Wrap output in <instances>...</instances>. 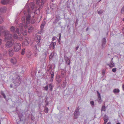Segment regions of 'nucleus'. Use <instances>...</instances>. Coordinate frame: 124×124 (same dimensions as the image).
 <instances>
[{
    "instance_id": "nucleus-1",
    "label": "nucleus",
    "mask_w": 124,
    "mask_h": 124,
    "mask_svg": "<svg viewBox=\"0 0 124 124\" xmlns=\"http://www.w3.org/2000/svg\"><path fill=\"white\" fill-rule=\"evenodd\" d=\"M45 0H33L30 4V7L32 10L37 8V6L39 7L38 10L39 11L43 7Z\"/></svg>"
},
{
    "instance_id": "nucleus-2",
    "label": "nucleus",
    "mask_w": 124,
    "mask_h": 124,
    "mask_svg": "<svg viewBox=\"0 0 124 124\" xmlns=\"http://www.w3.org/2000/svg\"><path fill=\"white\" fill-rule=\"evenodd\" d=\"M31 16L30 15H28L26 17L23 16L22 19V22L23 23H24V24H22L23 25H25L27 26V24H29L30 23V18Z\"/></svg>"
},
{
    "instance_id": "nucleus-3",
    "label": "nucleus",
    "mask_w": 124,
    "mask_h": 124,
    "mask_svg": "<svg viewBox=\"0 0 124 124\" xmlns=\"http://www.w3.org/2000/svg\"><path fill=\"white\" fill-rule=\"evenodd\" d=\"M13 80V83L15 86L19 85L21 82V79L18 75H17L15 78H14Z\"/></svg>"
},
{
    "instance_id": "nucleus-4",
    "label": "nucleus",
    "mask_w": 124,
    "mask_h": 124,
    "mask_svg": "<svg viewBox=\"0 0 124 124\" xmlns=\"http://www.w3.org/2000/svg\"><path fill=\"white\" fill-rule=\"evenodd\" d=\"M21 45L20 43H15L14 44V50L15 52H17L21 49Z\"/></svg>"
},
{
    "instance_id": "nucleus-5",
    "label": "nucleus",
    "mask_w": 124,
    "mask_h": 124,
    "mask_svg": "<svg viewBox=\"0 0 124 124\" xmlns=\"http://www.w3.org/2000/svg\"><path fill=\"white\" fill-rule=\"evenodd\" d=\"M4 33L5 39V41H6L8 39H10L11 38V34L9 33V31H5Z\"/></svg>"
},
{
    "instance_id": "nucleus-6",
    "label": "nucleus",
    "mask_w": 124,
    "mask_h": 124,
    "mask_svg": "<svg viewBox=\"0 0 124 124\" xmlns=\"http://www.w3.org/2000/svg\"><path fill=\"white\" fill-rule=\"evenodd\" d=\"M10 31L12 32H16L18 33L19 35H20L22 33L21 32H19V30L18 28H17L16 30V28L13 26H12L10 28Z\"/></svg>"
},
{
    "instance_id": "nucleus-7",
    "label": "nucleus",
    "mask_w": 124,
    "mask_h": 124,
    "mask_svg": "<svg viewBox=\"0 0 124 124\" xmlns=\"http://www.w3.org/2000/svg\"><path fill=\"white\" fill-rule=\"evenodd\" d=\"M15 0H1V3L3 5H6L11 4L14 1H15Z\"/></svg>"
},
{
    "instance_id": "nucleus-8",
    "label": "nucleus",
    "mask_w": 124,
    "mask_h": 124,
    "mask_svg": "<svg viewBox=\"0 0 124 124\" xmlns=\"http://www.w3.org/2000/svg\"><path fill=\"white\" fill-rule=\"evenodd\" d=\"M79 110V108L78 107H77L75 111L74 116L75 119H77L78 118V116H79L80 112Z\"/></svg>"
},
{
    "instance_id": "nucleus-9",
    "label": "nucleus",
    "mask_w": 124,
    "mask_h": 124,
    "mask_svg": "<svg viewBox=\"0 0 124 124\" xmlns=\"http://www.w3.org/2000/svg\"><path fill=\"white\" fill-rule=\"evenodd\" d=\"M16 112L18 114L19 117V118L20 121H22L23 120V115L21 113H19L18 111L17 110V108L16 109Z\"/></svg>"
},
{
    "instance_id": "nucleus-10",
    "label": "nucleus",
    "mask_w": 124,
    "mask_h": 124,
    "mask_svg": "<svg viewBox=\"0 0 124 124\" xmlns=\"http://www.w3.org/2000/svg\"><path fill=\"white\" fill-rule=\"evenodd\" d=\"M56 55V53L55 52L51 53L49 56V61H51L52 60L53 58H54Z\"/></svg>"
},
{
    "instance_id": "nucleus-11",
    "label": "nucleus",
    "mask_w": 124,
    "mask_h": 124,
    "mask_svg": "<svg viewBox=\"0 0 124 124\" xmlns=\"http://www.w3.org/2000/svg\"><path fill=\"white\" fill-rule=\"evenodd\" d=\"M61 19L60 16H59L56 15L55 16V21L53 22V24H55L57 23Z\"/></svg>"
},
{
    "instance_id": "nucleus-12",
    "label": "nucleus",
    "mask_w": 124,
    "mask_h": 124,
    "mask_svg": "<svg viewBox=\"0 0 124 124\" xmlns=\"http://www.w3.org/2000/svg\"><path fill=\"white\" fill-rule=\"evenodd\" d=\"M13 43L11 41H8L6 43L5 45L6 48H8L12 45Z\"/></svg>"
},
{
    "instance_id": "nucleus-13",
    "label": "nucleus",
    "mask_w": 124,
    "mask_h": 124,
    "mask_svg": "<svg viewBox=\"0 0 124 124\" xmlns=\"http://www.w3.org/2000/svg\"><path fill=\"white\" fill-rule=\"evenodd\" d=\"M106 42V39L105 38H103L102 40V44L101 46L102 48H103L105 47V45Z\"/></svg>"
},
{
    "instance_id": "nucleus-14",
    "label": "nucleus",
    "mask_w": 124,
    "mask_h": 124,
    "mask_svg": "<svg viewBox=\"0 0 124 124\" xmlns=\"http://www.w3.org/2000/svg\"><path fill=\"white\" fill-rule=\"evenodd\" d=\"M113 58L111 59V61L110 62L109 64H107V65L109 66V67L111 68L115 67V64L113 62L112 60Z\"/></svg>"
},
{
    "instance_id": "nucleus-15",
    "label": "nucleus",
    "mask_w": 124,
    "mask_h": 124,
    "mask_svg": "<svg viewBox=\"0 0 124 124\" xmlns=\"http://www.w3.org/2000/svg\"><path fill=\"white\" fill-rule=\"evenodd\" d=\"M37 43L35 45L34 48L36 49L37 50H38L39 48L40 47V45L41 43L40 42H37Z\"/></svg>"
},
{
    "instance_id": "nucleus-16",
    "label": "nucleus",
    "mask_w": 124,
    "mask_h": 124,
    "mask_svg": "<svg viewBox=\"0 0 124 124\" xmlns=\"http://www.w3.org/2000/svg\"><path fill=\"white\" fill-rule=\"evenodd\" d=\"M10 61L14 64H16L17 62L16 59L14 57L12 58L10 60Z\"/></svg>"
},
{
    "instance_id": "nucleus-17",
    "label": "nucleus",
    "mask_w": 124,
    "mask_h": 124,
    "mask_svg": "<svg viewBox=\"0 0 124 124\" xmlns=\"http://www.w3.org/2000/svg\"><path fill=\"white\" fill-rule=\"evenodd\" d=\"M120 92L118 88H115L114 89L113 91V92L115 94H116L117 93H119Z\"/></svg>"
},
{
    "instance_id": "nucleus-18",
    "label": "nucleus",
    "mask_w": 124,
    "mask_h": 124,
    "mask_svg": "<svg viewBox=\"0 0 124 124\" xmlns=\"http://www.w3.org/2000/svg\"><path fill=\"white\" fill-rule=\"evenodd\" d=\"M4 19L3 16L2 15H0V24L2 23L4 21Z\"/></svg>"
},
{
    "instance_id": "nucleus-19",
    "label": "nucleus",
    "mask_w": 124,
    "mask_h": 124,
    "mask_svg": "<svg viewBox=\"0 0 124 124\" xmlns=\"http://www.w3.org/2000/svg\"><path fill=\"white\" fill-rule=\"evenodd\" d=\"M48 86L50 89V91H52L54 87V86L53 84L52 83L49 84Z\"/></svg>"
},
{
    "instance_id": "nucleus-20",
    "label": "nucleus",
    "mask_w": 124,
    "mask_h": 124,
    "mask_svg": "<svg viewBox=\"0 0 124 124\" xmlns=\"http://www.w3.org/2000/svg\"><path fill=\"white\" fill-rule=\"evenodd\" d=\"M51 72H52V73H51V72H50V73L51 74V79L50 80V82H52L53 81V79L54 76V73L52 72V71H51Z\"/></svg>"
},
{
    "instance_id": "nucleus-21",
    "label": "nucleus",
    "mask_w": 124,
    "mask_h": 124,
    "mask_svg": "<svg viewBox=\"0 0 124 124\" xmlns=\"http://www.w3.org/2000/svg\"><path fill=\"white\" fill-rule=\"evenodd\" d=\"M28 32L29 33L31 32L33 30V28L31 26L28 28Z\"/></svg>"
},
{
    "instance_id": "nucleus-22",
    "label": "nucleus",
    "mask_w": 124,
    "mask_h": 124,
    "mask_svg": "<svg viewBox=\"0 0 124 124\" xmlns=\"http://www.w3.org/2000/svg\"><path fill=\"white\" fill-rule=\"evenodd\" d=\"M14 50H12L9 51V55L10 56H12L14 53Z\"/></svg>"
},
{
    "instance_id": "nucleus-23",
    "label": "nucleus",
    "mask_w": 124,
    "mask_h": 124,
    "mask_svg": "<svg viewBox=\"0 0 124 124\" xmlns=\"http://www.w3.org/2000/svg\"><path fill=\"white\" fill-rule=\"evenodd\" d=\"M4 27L3 26H0V36L1 35V33L0 32L4 28ZM1 44V40L0 39V45Z\"/></svg>"
},
{
    "instance_id": "nucleus-24",
    "label": "nucleus",
    "mask_w": 124,
    "mask_h": 124,
    "mask_svg": "<svg viewBox=\"0 0 124 124\" xmlns=\"http://www.w3.org/2000/svg\"><path fill=\"white\" fill-rule=\"evenodd\" d=\"M66 63H67L68 65H70V59L68 58L64 59Z\"/></svg>"
},
{
    "instance_id": "nucleus-25",
    "label": "nucleus",
    "mask_w": 124,
    "mask_h": 124,
    "mask_svg": "<svg viewBox=\"0 0 124 124\" xmlns=\"http://www.w3.org/2000/svg\"><path fill=\"white\" fill-rule=\"evenodd\" d=\"M1 95L3 96V97L6 100V96L4 93V92L2 91H1Z\"/></svg>"
},
{
    "instance_id": "nucleus-26",
    "label": "nucleus",
    "mask_w": 124,
    "mask_h": 124,
    "mask_svg": "<svg viewBox=\"0 0 124 124\" xmlns=\"http://www.w3.org/2000/svg\"><path fill=\"white\" fill-rule=\"evenodd\" d=\"M6 9L5 8H0V10L1 12H5Z\"/></svg>"
},
{
    "instance_id": "nucleus-27",
    "label": "nucleus",
    "mask_w": 124,
    "mask_h": 124,
    "mask_svg": "<svg viewBox=\"0 0 124 124\" xmlns=\"http://www.w3.org/2000/svg\"><path fill=\"white\" fill-rule=\"evenodd\" d=\"M37 39L36 40L37 42H40V41L41 40L40 36L39 35L38 36H37Z\"/></svg>"
},
{
    "instance_id": "nucleus-28",
    "label": "nucleus",
    "mask_w": 124,
    "mask_h": 124,
    "mask_svg": "<svg viewBox=\"0 0 124 124\" xmlns=\"http://www.w3.org/2000/svg\"><path fill=\"white\" fill-rule=\"evenodd\" d=\"M48 109L47 107H45V108L44 111L46 113H47L48 112Z\"/></svg>"
},
{
    "instance_id": "nucleus-29",
    "label": "nucleus",
    "mask_w": 124,
    "mask_h": 124,
    "mask_svg": "<svg viewBox=\"0 0 124 124\" xmlns=\"http://www.w3.org/2000/svg\"><path fill=\"white\" fill-rule=\"evenodd\" d=\"M106 108L105 107V105H103L101 107V112H102V111H105L106 109H105Z\"/></svg>"
},
{
    "instance_id": "nucleus-30",
    "label": "nucleus",
    "mask_w": 124,
    "mask_h": 124,
    "mask_svg": "<svg viewBox=\"0 0 124 124\" xmlns=\"http://www.w3.org/2000/svg\"><path fill=\"white\" fill-rule=\"evenodd\" d=\"M45 23H42L41 24L40 26V28L41 29V30L42 31V30H43L44 27V26L45 24Z\"/></svg>"
},
{
    "instance_id": "nucleus-31",
    "label": "nucleus",
    "mask_w": 124,
    "mask_h": 124,
    "mask_svg": "<svg viewBox=\"0 0 124 124\" xmlns=\"http://www.w3.org/2000/svg\"><path fill=\"white\" fill-rule=\"evenodd\" d=\"M61 33H59V38L58 39V42L60 44V41L61 40Z\"/></svg>"
},
{
    "instance_id": "nucleus-32",
    "label": "nucleus",
    "mask_w": 124,
    "mask_h": 124,
    "mask_svg": "<svg viewBox=\"0 0 124 124\" xmlns=\"http://www.w3.org/2000/svg\"><path fill=\"white\" fill-rule=\"evenodd\" d=\"M27 57L28 58H31L32 56H31V54L30 53H29L27 54Z\"/></svg>"
},
{
    "instance_id": "nucleus-33",
    "label": "nucleus",
    "mask_w": 124,
    "mask_h": 124,
    "mask_svg": "<svg viewBox=\"0 0 124 124\" xmlns=\"http://www.w3.org/2000/svg\"><path fill=\"white\" fill-rule=\"evenodd\" d=\"M103 11H104V10H101L98 11L97 10L98 13L99 15L102 14L103 13Z\"/></svg>"
},
{
    "instance_id": "nucleus-34",
    "label": "nucleus",
    "mask_w": 124,
    "mask_h": 124,
    "mask_svg": "<svg viewBox=\"0 0 124 124\" xmlns=\"http://www.w3.org/2000/svg\"><path fill=\"white\" fill-rule=\"evenodd\" d=\"M98 101L99 103L100 104H101L102 101V100L101 99V98H98Z\"/></svg>"
},
{
    "instance_id": "nucleus-35",
    "label": "nucleus",
    "mask_w": 124,
    "mask_h": 124,
    "mask_svg": "<svg viewBox=\"0 0 124 124\" xmlns=\"http://www.w3.org/2000/svg\"><path fill=\"white\" fill-rule=\"evenodd\" d=\"M52 44V45H53V49H54L55 48V46L56 45V43L55 42H52L51 43Z\"/></svg>"
},
{
    "instance_id": "nucleus-36",
    "label": "nucleus",
    "mask_w": 124,
    "mask_h": 124,
    "mask_svg": "<svg viewBox=\"0 0 124 124\" xmlns=\"http://www.w3.org/2000/svg\"><path fill=\"white\" fill-rule=\"evenodd\" d=\"M13 37L14 39H19L17 35L16 34H14L13 36Z\"/></svg>"
},
{
    "instance_id": "nucleus-37",
    "label": "nucleus",
    "mask_w": 124,
    "mask_h": 124,
    "mask_svg": "<svg viewBox=\"0 0 124 124\" xmlns=\"http://www.w3.org/2000/svg\"><path fill=\"white\" fill-rule=\"evenodd\" d=\"M25 49L23 48L22 49L21 52V54L22 55H23L25 53Z\"/></svg>"
},
{
    "instance_id": "nucleus-38",
    "label": "nucleus",
    "mask_w": 124,
    "mask_h": 124,
    "mask_svg": "<svg viewBox=\"0 0 124 124\" xmlns=\"http://www.w3.org/2000/svg\"><path fill=\"white\" fill-rule=\"evenodd\" d=\"M121 12L122 14H124V5L122 7L121 9Z\"/></svg>"
},
{
    "instance_id": "nucleus-39",
    "label": "nucleus",
    "mask_w": 124,
    "mask_h": 124,
    "mask_svg": "<svg viewBox=\"0 0 124 124\" xmlns=\"http://www.w3.org/2000/svg\"><path fill=\"white\" fill-rule=\"evenodd\" d=\"M103 119H106L108 120V116H107L106 115H105L103 117Z\"/></svg>"
},
{
    "instance_id": "nucleus-40",
    "label": "nucleus",
    "mask_w": 124,
    "mask_h": 124,
    "mask_svg": "<svg viewBox=\"0 0 124 124\" xmlns=\"http://www.w3.org/2000/svg\"><path fill=\"white\" fill-rule=\"evenodd\" d=\"M97 93L98 94V98H100L101 97V96L100 93L98 91H97Z\"/></svg>"
},
{
    "instance_id": "nucleus-41",
    "label": "nucleus",
    "mask_w": 124,
    "mask_h": 124,
    "mask_svg": "<svg viewBox=\"0 0 124 124\" xmlns=\"http://www.w3.org/2000/svg\"><path fill=\"white\" fill-rule=\"evenodd\" d=\"M45 89V90L47 91L48 89V85H47L44 88Z\"/></svg>"
},
{
    "instance_id": "nucleus-42",
    "label": "nucleus",
    "mask_w": 124,
    "mask_h": 124,
    "mask_svg": "<svg viewBox=\"0 0 124 124\" xmlns=\"http://www.w3.org/2000/svg\"><path fill=\"white\" fill-rule=\"evenodd\" d=\"M24 44L26 45H28L29 44V42L28 41L26 40L24 42Z\"/></svg>"
},
{
    "instance_id": "nucleus-43",
    "label": "nucleus",
    "mask_w": 124,
    "mask_h": 124,
    "mask_svg": "<svg viewBox=\"0 0 124 124\" xmlns=\"http://www.w3.org/2000/svg\"><path fill=\"white\" fill-rule=\"evenodd\" d=\"M104 120L103 124H106L108 122V120L106 119H103Z\"/></svg>"
},
{
    "instance_id": "nucleus-44",
    "label": "nucleus",
    "mask_w": 124,
    "mask_h": 124,
    "mask_svg": "<svg viewBox=\"0 0 124 124\" xmlns=\"http://www.w3.org/2000/svg\"><path fill=\"white\" fill-rule=\"evenodd\" d=\"M90 103L92 106L94 105V102L93 101H91L90 102Z\"/></svg>"
},
{
    "instance_id": "nucleus-45",
    "label": "nucleus",
    "mask_w": 124,
    "mask_h": 124,
    "mask_svg": "<svg viewBox=\"0 0 124 124\" xmlns=\"http://www.w3.org/2000/svg\"><path fill=\"white\" fill-rule=\"evenodd\" d=\"M116 68H113L112 69V71L114 72H115L116 71Z\"/></svg>"
},
{
    "instance_id": "nucleus-46",
    "label": "nucleus",
    "mask_w": 124,
    "mask_h": 124,
    "mask_svg": "<svg viewBox=\"0 0 124 124\" xmlns=\"http://www.w3.org/2000/svg\"><path fill=\"white\" fill-rule=\"evenodd\" d=\"M48 54V52H45L44 53V55H45V59L46 58V57L47 55Z\"/></svg>"
},
{
    "instance_id": "nucleus-47",
    "label": "nucleus",
    "mask_w": 124,
    "mask_h": 124,
    "mask_svg": "<svg viewBox=\"0 0 124 124\" xmlns=\"http://www.w3.org/2000/svg\"><path fill=\"white\" fill-rule=\"evenodd\" d=\"M54 5H51L50 6V8L52 10H53L54 9V7H53Z\"/></svg>"
},
{
    "instance_id": "nucleus-48",
    "label": "nucleus",
    "mask_w": 124,
    "mask_h": 124,
    "mask_svg": "<svg viewBox=\"0 0 124 124\" xmlns=\"http://www.w3.org/2000/svg\"><path fill=\"white\" fill-rule=\"evenodd\" d=\"M68 57L66 55V54H64V59H67V58H68Z\"/></svg>"
},
{
    "instance_id": "nucleus-49",
    "label": "nucleus",
    "mask_w": 124,
    "mask_h": 124,
    "mask_svg": "<svg viewBox=\"0 0 124 124\" xmlns=\"http://www.w3.org/2000/svg\"><path fill=\"white\" fill-rule=\"evenodd\" d=\"M57 81L59 83H60L61 82V80L60 78H59L58 79H57Z\"/></svg>"
},
{
    "instance_id": "nucleus-50",
    "label": "nucleus",
    "mask_w": 124,
    "mask_h": 124,
    "mask_svg": "<svg viewBox=\"0 0 124 124\" xmlns=\"http://www.w3.org/2000/svg\"><path fill=\"white\" fill-rule=\"evenodd\" d=\"M3 56L0 53V60H1L3 58Z\"/></svg>"
},
{
    "instance_id": "nucleus-51",
    "label": "nucleus",
    "mask_w": 124,
    "mask_h": 124,
    "mask_svg": "<svg viewBox=\"0 0 124 124\" xmlns=\"http://www.w3.org/2000/svg\"><path fill=\"white\" fill-rule=\"evenodd\" d=\"M102 73L103 75H104L105 73V71L104 70H102Z\"/></svg>"
},
{
    "instance_id": "nucleus-52",
    "label": "nucleus",
    "mask_w": 124,
    "mask_h": 124,
    "mask_svg": "<svg viewBox=\"0 0 124 124\" xmlns=\"http://www.w3.org/2000/svg\"><path fill=\"white\" fill-rule=\"evenodd\" d=\"M55 39V36H54L52 38V41H54V40Z\"/></svg>"
},
{
    "instance_id": "nucleus-53",
    "label": "nucleus",
    "mask_w": 124,
    "mask_h": 124,
    "mask_svg": "<svg viewBox=\"0 0 124 124\" xmlns=\"http://www.w3.org/2000/svg\"><path fill=\"white\" fill-rule=\"evenodd\" d=\"M78 20L77 19V20L76 23H75V24L76 25H77L78 24Z\"/></svg>"
},
{
    "instance_id": "nucleus-54",
    "label": "nucleus",
    "mask_w": 124,
    "mask_h": 124,
    "mask_svg": "<svg viewBox=\"0 0 124 124\" xmlns=\"http://www.w3.org/2000/svg\"><path fill=\"white\" fill-rule=\"evenodd\" d=\"M35 119V118L33 117V116L31 117V119L32 120H34Z\"/></svg>"
},
{
    "instance_id": "nucleus-55",
    "label": "nucleus",
    "mask_w": 124,
    "mask_h": 124,
    "mask_svg": "<svg viewBox=\"0 0 124 124\" xmlns=\"http://www.w3.org/2000/svg\"><path fill=\"white\" fill-rule=\"evenodd\" d=\"M79 48V46L78 45V46L76 47L75 49L76 50H77L78 49V48Z\"/></svg>"
},
{
    "instance_id": "nucleus-56",
    "label": "nucleus",
    "mask_w": 124,
    "mask_h": 124,
    "mask_svg": "<svg viewBox=\"0 0 124 124\" xmlns=\"http://www.w3.org/2000/svg\"><path fill=\"white\" fill-rule=\"evenodd\" d=\"M48 104V101H47V103H46V104L45 105V107H47V106Z\"/></svg>"
},
{
    "instance_id": "nucleus-57",
    "label": "nucleus",
    "mask_w": 124,
    "mask_h": 124,
    "mask_svg": "<svg viewBox=\"0 0 124 124\" xmlns=\"http://www.w3.org/2000/svg\"><path fill=\"white\" fill-rule=\"evenodd\" d=\"M52 43H51L49 45V47H53V45H52Z\"/></svg>"
},
{
    "instance_id": "nucleus-58",
    "label": "nucleus",
    "mask_w": 124,
    "mask_h": 124,
    "mask_svg": "<svg viewBox=\"0 0 124 124\" xmlns=\"http://www.w3.org/2000/svg\"><path fill=\"white\" fill-rule=\"evenodd\" d=\"M101 0H99V1H98V2H97V3H96V6H96L97 4H98V3H99V2H100L101 1Z\"/></svg>"
},
{
    "instance_id": "nucleus-59",
    "label": "nucleus",
    "mask_w": 124,
    "mask_h": 124,
    "mask_svg": "<svg viewBox=\"0 0 124 124\" xmlns=\"http://www.w3.org/2000/svg\"><path fill=\"white\" fill-rule=\"evenodd\" d=\"M10 87L11 88H12V87H13V85H12V84H11L10 85Z\"/></svg>"
},
{
    "instance_id": "nucleus-60",
    "label": "nucleus",
    "mask_w": 124,
    "mask_h": 124,
    "mask_svg": "<svg viewBox=\"0 0 124 124\" xmlns=\"http://www.w3.org/2000/svg\"><path fill=\"white\" fill-rule=\"evenodd\" d=\"M122 88L123 90H124V84L122 85Z\"/></svg>"
},
{
    "instance_id": "nucleus-61",
    "label": "nucleus",
    "mask_w": 124,
    "mask_h": 124,
    "mask_svg": "<svg viewBox=\"0 0 124 124\" xmlns=\"http://www.w3.org/2000/svg\"><path fill=\"white\" fill-rule=\"evenodd\" d=\"M88 29H89L88 28V27H87L86 28V31H88Z\"/></svg>"
},
{
    "instance_id": "nucleus-62",
    "label": "nucleus",
    "mask_w": 124,
    "mask_h": 124,
    "mask_svg": "<svg viewBox=\"0 0 124 124\" xmlns=\"http://www.w3.org/2000/svg\"><path fill=\"white\" fill-rule=\"evenodd\" d=\"M107 124H111V123L110 122H108V123Z\"/></svg>"
},
{
    "instance_id": "nucleus-63",
    "label": "nucleus",
    "mask_w": 124,
    "mask_h": 124,
    "mask_svg": "<svg viewBox=\"0 0 124 124\" xmlns=\"http://www.w3.org/2000/svg\"><path fill=\"white\" fill-rule=\"evenodd\" d=\"M62 74L63 75V76H62H62L63 77V76H64V73H63L62 72Z\"/></svg>"
},
{
    "instance_id": "nucleus-64",
    "label": "nucleus",
    "mask_w": 124,
    "mask_h": 124,
    "mask_svg": "<svg viewBox=\"0 0 124 124\" xmlns=\"http://www.w3.org/2000/svg\"><path fill=\"white\" fill-rule=\"evenodd\" d=\"M116 124H121L119 122L117 123Z\"/></svg>"
}]
</instances>
